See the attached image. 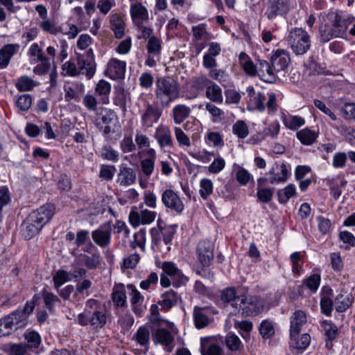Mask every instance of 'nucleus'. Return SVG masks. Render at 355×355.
I'll return each mask as SVG.
<instances>
[{
	"mask_svg": "<svg viewBox=\"0 0 355 355\" xmlns=\"http://www.w3.org/2000/svg\"><path fill=\"white\" fill-rule=\"evenodd\" d=\"M136 174L132 168L121 165L118 173L117 182L121 186H130L135 183Z\"/></svg>",
	"mask_w": 355,
	"mask_h": 355,
	"instance_id": "393cba45",
	"label": "nucleus"
},
{
	"mask_svg": "<svg viewBox=\"0 0 355 355\" xmlns=\"http://www.w3.org/2000/svg\"><path fill=\"white\" fill-rule=\"evenodd\" d=\"M257 196L258 200L263 203H268L273 196V190L268 187L257 188Z\"/></svg>",
	"mask_w": 355,
	"mask_h": 355,
	"instance_id": "680f3d73",
	"label": "nucleus"
},
{
	"mask_svg": "<svg viewBox=\"0 0 355 355\" xmlns=\"http://www.w3.org/2000/svg\"><path fill=\"white\" fill-rule=\"evenodd\" d=\"M333 290L329 286H323L320 292V309L323 314L331 316L333 311Z\"/></svg>",
	"mask_w": 355,
	"mask_h": 355,
	"instance_id": "a211bd4d",
	"label": "nucleus"
},
{
	"mask_svg": "<svg viewBox=\"0 0 355 355\" xmlns=\"http://www.w3.org/2000/svg\"><path fill=\"white\" fill-rule=\"evenodd\" d=\"M288 42L296 55H304L311 46L309 35L301 28H294L289 32Z\"/></svg>",
	"mask_w": 355,
	"mask_h": 355,
	"instance_id": "423d86ee",
	"label": "nucleus"
},
{
	"mask_svg": "<svg viewBox=\"0 0 355 355\" xmlns=\"http://www.w3.org/2000/svg\"><path fill=\"white\" fill-rule=\"evenodd\" d=\"M69 273L64 270H60L56 272L53 277L54 287L58 291V288L71 279L69 277Z\"/></svg>",
	"mask_w": 355,
	"mask_h": 355,
	"instance_id": "052dcab7",
	"label": "nucleus"
},
{
	"mask_svg": "<svg viewBox=\"0 0 355 355\" xmlns=\"http://www.w3.org/2000/svg\"><path fill=\"white\" fill-rule=\"evenodd\" d=\"M268 174L271 175L269 178V183L271 184L284 183L286 182L289 177L288 167L284 163L280 164L275 163Z\"/></svg>",
	"mask_w": 355,
	"mask_h": 355,
	"instance_id": "2eb2a0df",
	"label": "nucleus"
},
{
	"mask_svg": "<svg viewBox=\"0 0 355 355\" xmlns=\"http://www.w3.org/2000/svg\"><path fill=\"white\" fill-rule=\"evenodd\" d=\"M236 178L241 185H246L250 180L253 181L252 175L244 168L239 167L236 173Z\"/></svg>",
	"mask_w": 355,
	"mask_h": 355,
	"instance_id": "774afa93",
	"label": "nucleus"
},
{
	"mask_svg": "<svg viewBox=\"0 0 355 355\" xmlns=\"http://www.w3.org/2000/svg\"><path fill=\"white\" fill-rule=\"evenodd\" d=\"M150 338L149 328L146 326H141L133 335L132 339L141 347H148L150 343Z\"/></svg>",
	"mask_w": 355,
	"mask_h": 355,
	"instance_id": "473e14b6",
	"label": "nucleus"
},
{
	"mask_svg": "<svg viewBox=\"0 0 355 355\" xmlns=\"http://www.w3.org/2000/svg\"><path fill=\"white\" fill-rule=\"evenodd\" d=\"M297 138L306 146L312 145L318 137L317 133L309 128H304L296 133Z\"/></svg>",
	"mask_w": 355,
	"mask_h": 355,
	"instance_id": "a19ab883",
	"label": "nucleus"
},
{
	"mask_svg": "<svg viewBox=\"0 0 355 355\" xmlns=\"http://www.w3.org/2000/svg\"><path fill=\"white\" fill-rule=\"evenodd\" d=\"M44 44V42H40V44L33 43L29 48L28 55L33 58L35 62H39V60L47 58L43 53Z\"/></svg>",
	"mask_w": 355,
	"mask_h": 355,
	"instance_id": "8fccbe9b",
	"label": "nucleus"
},
{
	"mask_svg": "<svg viewBox=\"0 0 355 355\" xmlns=\"http://www.w3.org/2000/svg\"><path fill=\"white\" fill-rule=\"evenodd\" d=\"M112 230L111 221L102 224L92 232L94 242L101 248L108 247L111 243Z\"/></svg>",
	"mask_w": 355,
	"mask_h": 355,
	"instance_id": "9b49d317",
	"label": "nucleus"
},
{
	"mask_svg": "<svg viewBox=\"0 0 355 355\" xmlns=\"http://www.w3.org/2000/svg\"><path fill=\"white\" fill-rule=\"evenodd\" d=\"M239 295H236V291L234 287H227L223 289L220 293V299L225 303H229L236 309L239 302L237 300Z\"/></svg>",
	"mask_w": 355,
	"mask_h": 355,
	"instance_id": "a18cd8bd",
	"label": "nucleus"
},
{
	"mask_svg": "<svg viewBox=\"0 0 355 355\" xmlns=\"http://www.w3.org/2000/svg\"><path fill=\"white\" fill-rule=\"evenodd\" d=\"M145 154L146 157L141 160V169L145 176L149 178L155 171L157 155L153 148L147 149Z\"/></svg>",
	"mask_w": 355,
	"mask_h": 355,
	"instance_id": "5701e85b",
	"label": "nucleus"
},
{
	"mask_svg": "<svg viewBox=\"0 0 355 355\" xmlns=\"http://www.w3.org/2000/svg\"><path fill=\"white\" fill-rule=\"evenodd\" d=\"M310 342V336L308 334H304L300 339H297V336H295L293 339H291L290 345L297 349L304 350L309 345Z\"/></svg>",
	"mask_w": 355,
	"mask_h": 355,
	"instance_id": "3c124183",
	"label": "nucleus"
},
{
	"mask_svg": "<svg viewBox=\"0 0 355 355\" xmlns=\"http://www.w3.org/2000/svg\"><path fill=\"white\" fill-rule=\"evenodd\" d=\"M6 317H9V320L13 324L12 326L15 331L18 330L19 329L24 328L28 322V320L26 318L25 315L21 312L20 308L12 311L6 315Z\"/></svg>",
	"mask_w": 355,
	"mask_h": 355,
	"instance_id": "72a5a7b5",
	"label": "nucleus"
},
{
	"mask_svg": "<svg viewBox=\"0 0 355 355\" xmlns=\"http://www.w3.org/2000/svg\"><path fill=\"white\" fill-rule=\"evenodd\" d=\"M162 202L164 205L171 211L180 214L184 205L178 194L172 189H166L162 194Z\"/></svg>",
	"mask_w": 355,
	"mask_h": 355,
	"instance_id": "f8f14e48",
	"label": "nucleus"
},
{
	"mask_svg": "<svg viewBox=\"0 0 355 355\" xmlns=\"http://www.w3.org/2000/svg\"><path fill=\"white\" fill-rule=\"evenodd\" d=\"M232 132L239 139H245L249 135V129L243 121L239 120L233 125Z\"/></svg>",
	"mask_w": 355,
	"mask_h": 355,
	"instance_id": "5fc2aeb1",
	"label": "nucleus"
},
{
	"mask_svg": "<svg viewBox=\"0 0 355 355\" xmlns=\"http://www.w3.org/2000/svg\"><path fill=\"white\" fill-rule=\"evenodd\" d=\"M111 91V85L110 84L104 80H101L96 85L95 92L100 97V101L103 104H108L109 101V94Z\"/></svg>",
	"mask_w": 355,
	"mask_h": 355,
	"instance_id": "c9c22d12",
	"label": "nucleus"
},
{
	"mask_svg": "<svg viewBox=\"0 0 355 355\" xmlns=\"http://www.w3.org/2000/svg\"><path fill=\"white\" fill-rule=\"evenodd\" d=\"M162 300L159 301L158 304L162 306V309L165 311L169 310L178 303V295L173 290L168 291L162 294Z\"/></svg>",
	"mask_w": 355,
	"mask_h": 355,
	"instance_id": "4c0bfd02",
	"label": "nucleus"
},
{
	"mask_svg": "<svg viewBox=\"0 0 355 355\" xmlns=\"http://www.w3.org/2000/svg\"><path fill=\"white\" fill-rule=\"evenodd\" d=\"M155 94L159 104L163 107H168L180 96L178 84L169 77L159 78L155 83Z\"/></svg>",
	"mask_w": 355,
	"mask_h": 355,
	"instance_id": "20e7f679",
	"label": "nucleus"
},
{
	"mask_svg": "<svg viewBox=\"0 0 355 355\" xmlns=\"http://www.w3.org/2000/svg\"><path fill=\"white\" fill-rule=\"evenodd\" d=\"M239 62L245 72L251 76H254L257 73V67L255 66L250 57L242 52L239 55Z\"/></svg>",
	"mask_w": 355,
	"mask_h": 355,
	"instance_id": "79ce46f5",
	"label": "nucleus"
},
{
	"mask_svg": "<svg viewBox=\"0 0 355 355\" xmlns=\"http://www.w3.org/2000/svg\"><path fill=\"white\" fill-rule=\"evenodd\" d=\"M259 333L263 338H270L275 334L272 322L268 320H264L259 326Z\"/></svg>",
	"mask_w": 355,
	"mask_h": 355,
	"instance_id": "6e6d98bb",
	"label": "nucleus"
},
{
	"mask_svg": "<svg viewBox=\"0 0 355 355\" xmlns=\"http://www.w3.org/2000/svg\"><path fill=\"white\" fill-rule=\"evenodd\" d=\"M306 322V316L304 311L301 310L296 311L293 313L290 318V337L293 339L297 336L301 331V327Z\"/></svg>",
	"mask_w": 355,
	"mask_h": 355,
	"instance_id": "aec40b11",
	"label": "nucleus"
},
{
	"mask_svg": "<svg viewBox=\"0 0 355 355\" xmlns=\"http://www.w3.org/2000/svg\"><path fill=\"white\" fill-rule=\"evenodd\" d=\"M266 97L263 92H258L257 95L252 98H250L248 102V107L250 110H257L263 112L266 107L269 114L275 113L277 110V97L275 93H269L268 101L265 104Z\"/></svg>",
	"mask_w": 355,
	"mask_h": 355,
	"instance_id": "0eeeda50",
	"label": "nucleus"
},
{
	"mask_svg": "<svg viewBox=\"0 0 355 355\" xmlns=\"http://www.w3.org/2000/svg\"><path fill=\"white\" fill-rule=\"evenodd\" d=\"M155 138L161 148L172 147L173 146L171 132L167 125H159L155 130Z\"/></svg>",
	"mask_w": 355,
	"mask_h": 355,
	"instance_id": "412c9836",
	"label": "nucleus"
},
{
	"mask_svg": "<svg viewBox=\"0 0 355 355\" xmlns=\"http://www.w3.org/2000/svg\"><path fill=\"white\" fill-rule=\"evenodd\" d=\"M54 211L53 205L46 204L29 214L22 225L24 236L29 240L36 236L53 217Z\"/></svg>",
	"mask_w": 355,
	"mask_h": 355,
	"instance_id": "7ed1b4c3",
	"label": "nucleus"
},
{
	"mask_svg": "<svg viewBox=\"0 0 355 355\" xmlns=\"http://www.w3.org/2000/svg\"><path fill=\"white\" fill-rule=\"evenodd\" d=\"M37 85L38 83L27 76L19 77L15 83V87L19 92L31 91Z\"/></svg>",
	"mask_w": 355,
	"mask_h": 355,
	"instance_id": "49530a36",
	"label": "nucleus"
},
{
	"mask_svg": "<svg viewBox=\"0 0 355 355\" xmlns=\"http://www.w3.org/2000/svg\"><path fill=\"white\" fill-rule=\"evenodd\" d=\"M320 283V275L313 274L303 281V284L312 292L315 293Z\"/></svg>",
	"mask_w": 355,
	"mask_h": 355,
	"instance_id": "e2e57ef3",
	"label": "nucleus"
},
{
	"mask_svg": "<svg viewBox=\"0 0 355 355\" xmlns=\"http://www.w3.org/2000/svg\"><path fill=\"white\" fill-rule=\"evenodd\" d=\"M64 91L65 92L64 98L67 102H70L71 100H79L80 93L84 92V85L83 83H76L73 86H64Z\"/></svg>",
	"mask_w": 355,
	"mask_h": 355,
	"instance_id": "c03bdc74",
	"label": "nucleus"
},
{
	"mask_svg": "<svg viewBox=\"0 0 355 355\" xmlns=\"http://www.w3.org/2000/svg\"><path fill=\"white\" fill-rule=\"evenodd\" d=\"M209 313L208 307L195 306L193 309V318L196 327L198 329H202L209 324L207 313Z\"/></svg>",
	"mask_w": 355,
	"mask_h": 355,
	"instance_id": "7c9ffc66",
	"label": "nucleus"
},
{
	"mask_svg": "<svg viewBox=\"0 0 355 355\" xmlns=\"http://www.w3.org/2000/svg\"><path fill=\"white\" fill-rule=\"evenodd\" d=\"M353 300L349 294L340 293L338 295L335 300V309L337 312H345L352 304Z\"/></svg>",
	"mask_w": 355,
	"mask_h": 355,
	"instance_id": "e433bc0d",
	"label": "nucleus"
},
{
	"mask_svg": "<svg viewBox=\"0 0 355 355\" xmlns=\"http://www.w3.org/2000/svg\"><path fill=\"white\" fill-rule=\"evenodd\" d=\"M126 63L117 58H112L107 66V76L113 80L123 79L125 76Z\"/></svg>",
	"mask_w": 355,
	"mask_h": 355,
	"instance_id": "dca6fc26",
	"label": "nucleus"
},
{
	"mask_svg": "<svg viewBox=\"0 0 355 355\" xmlns=\"http://www.w3.org/2000/svg\"><path fill=\"white\" fill-rule=\"evenodd\" d=\"M101 157L105 160L116 162L119 159V153L111 146H105L101 148Z\"/></svg>",
	"mask_w": 355,
	"mask_h": 355,
	"instance_id": "4d7b16f0",
	"label": "nucleus"
},
{
	"mask_svg": "<svg viewBox=\"0 0 355 355\" xmlns=\"http://www.w3.org/2000/svg\"><path fill=\"white\" fill-rule=\"evenodd\" d=\"M25 339L27 342L28 347L30 348H37L41 343V337L40 334L31 331L25 334Z\"/></svg>",
	"mask_w": 355,
	"mask_h": 355,
	"instance_id": "0e129e2a",
	"label": "nucleus"
},
{
	"mask_svg": "<svg viewBox=\"0 0 355 355\" xmlns=\"http://www.w3.org/2000/svg\"><path fill=\"white\" fill-rule=\"evenodd\" d=\"M62 74L64 76H77L79 75L78 65L73 61L69 60L62 66Z\"/></svg>",
	"mask_w": 355,
	"mask_h": 355,
	"instance_id": "bf43d9fd",
	"label": "nucleus"
},
{
	"mask_svg": "<svg viewBox=\"0 0 355 355\" xmlns=\"http://www.w3.org/2000/svg\"><path fill=\"white\" fill-rule=\"evenodd\" d=\"M79 263L84 265L89 270L96 268L101 263V255L98 252L87 255L86 254H80L77 257Z\"/></svg>",
	"mask_w": 355,
	"mask_h": 355,
	"instance_id": "c756f323",
	"label": "nucleus"
},
{
	"mask_svg": "<svg viewBox=\"0 0 355 355\" xmlns=\"http://www.w3.org/2000/svg\"><path fill=\"white\" fill-rule=\"evenodd\" d=\"M227 347L234 352L238 351L242 346V343L238 336L234 334L229 333L225 336V340Z\"/></svg>",
	"mask_w": 355,
	"mask_h": 355,
	"instance_id": "603ef678",
	"label": "nucleus"
},
{
	"mask_svg": "<svg viewBox=\"0 0 355 355\" xmlns=\"http://www.w3.org/2000/svg\"><path fill=\"white\" fill-rule=\"evenodd\" d=\"M130 13L135 26H141L149 21L148 10L142 3L130 6Z\"/></svg>",
	"mask_w": 355,
	"mask_h": 355,
	"instance_id": "6ab92c4d",
	"label": "nucleus"
},
{
	"mask_svg": "<svg viewBox=\"0 0 355 355\" xmlns=\"http://www.w3.org/2000/svg\"><path fill=\"white\" fill-rule=\"evenodd\" d=\"M295 195L296 189L295 185L289 184L285 188L277 191L278 201L281 204H286L290 198Z\"/></svg>",
	"mask_w": 355,
	"mask_h": 355,
	"instance_id": "de8ad7c7",
	"label": "nucleus"
},
{
	"mask_svg": "<svg viewBox=\"0 0 355 355\" xmlns=\"http://www.w3.org/2000/svg\"><path fill=\"white\" fill-rule=\"evenodd\" d=\"M163 273L172 278V284L175 287H180L181 285L185 284L187 278L184 276L180 270L178 268L176 265L170 261H165L162 263Z\"/></svg>",
	"mask_w": 355,
	"mask_h": 355,
	"instance_id": "ddd939ff",
	"label": "nucleus"
},
{
	"mask_svg": "<svg viewBox=\"0 0 355 355\" xmlns=\"http://www.w3.org/2000/svg\"><path fill=\"white\" fill-rule=\"evenodd\" d=\"M222 352V348L210 338L201 339L202 355H221Z\"/></svg>",
	"mask_w": 355,
	"mask_h": 355,
	"instance_id": "bb28decb",
	"label": "nucleus"
},
{
	"mask_svg": "<svg viewBox=\"0 0 355 355\" xmlns=\"http://www.w3.org/2000/svg\"><path fill=\"white\" fill-rule=\"evenodd\" d=\"M355 20L352 14L336 11L329 15V22L322 24L319 28L320 41L327 43L333 38H347L349 26Z\"/></svg>",
	"mask_w": 355,
	"mask_h": 355,
	"instance_id": "f257e3e1",
	"label": "nucleus"
},
{
	"mask_svg": "<svg viewBox=\"0 0 355 355\" xmlns=\"http://www.w3.org/2000/svg\"><path fill=\"white\" fill-rule=\"evenodd\" d=\"M275 70L272 65L266 60H260L257 66V75L263 81L272 83L275 80Z\"/></svg>",
	"mask_w": 355,
	"mask_h": 355,
	"instance_id": "b1692460",
	"label": "nucleus"
},
{
	"mask_svg": "<svg viewBox=\"0 0 355 355\" xmlns=\"http://www.w3.org/2000/svg\"><path fill=\"white\" fill-rule=\"evenodd\" d=\"M290 62L289 53L284 49H277L272 53L270 62L276 72L284 71Z\"/></svg>",
	"mask_w": 355,
	"mask_h": 355,
	"instance_id": "f3484780",
	"label": "nucleus"
},
{
	"mask_svg": "<svg viewBox=\"0 0 355 355\" xmlns=\"http://www.w3.org/2000/svg\"><path fill=\"white\" fill-rule=\"evenodd\" d=\"M206 142L207 144H212L214 146H223L224 141L222 135L218 132H210L206 135Z\"/></svg>",
	"mask_w": 355,
	"mask_h": 355,
	"instance_id": "338daca9",
	"label": "nucleus"
},
{
	"mask_svg": "<svg viewBox=\"0 0 355 355\" xmlns=\"http://www.w3.org/2000/svg\"><path fill=\"white\" fill-rule=\"evenodd\" d=\"M18 47L15 44H6L0 49V69L7 67L11 58L17 53Z\"/></svg>",
	"mask_w": 355,
	"mask_h": 355,
	"instance_id": "cd10ccee",
	"label": "nucleus"
},
{
	"mask_svg": "<svg viewBox=\"0 0 355 355\" xmlns=\"http://www.w3.org/2000/svg\"><path fill=\"white\" fill-rule=\"evenodd\" d=\"M162 115L161 111L157 107L148 104L144 113L141 116V124L144 128L152 127L157 123Z\"/></svg>",
	"mask_w": 355,
	"mask_h": 355,
	"instance_id": "4be33fe9",
	"label": "nucleus"
},
{
	"mask_svg": "<svg viewBox=\"0 0 355 355\" xmlns=\"http://www.w3.org/2000/svg\"><path fill=\"white\" fill-rule=\"evenodd\" d=\"M200 195L206 200L213 193L214 185L211 180L203 178L200 182Z\"/></svg>",
	"mask_w": 355,
	"mask_h": 355,
	"instance_id": "864d4df0",
	"label": "nucleus"
},
{
	"mask_svg": "<svg viewBox=\"0 0 355 355\" xmlns=\"http://www.w3.org/2000/svg\"><path fill=\"white\" fill-rule=\"evenodd\" d=\"M146 49L148 54L159 56L162 50V41L157 37L153 35L148 40Z\"/></svg>",
	"mask_w": 355,
	"mask_h": 355,
	"instance_id": "09e8293b",
	"label": "nucleus"
},
{
	"mask_svg": "<svg viewBox=\"0 0 355 355\" xmlns=\"http://www.w3.org/2000/svg\"><path fill=\"white\" fill-rule=\"evenodd\" d=\"M191 112V110L189 106L184 104H178L172 109V116L175 124H181L186 119H187Z\"/></svg>",
	"mask_w": 355,
	"mask_h": 355,
	"instance_id": "c85d7f7f",
	"label": "nucleus"
},
{
	"mask_svg": "<svg viewBox=\"0 0 355 355\" xmlns=\"http://www.w3.org/2000/svg\"><path fill=\"white\" fill-rule=\"evenodd\" d=\"M205 96L212 102L222 103L223 97L221 88L215 83H211L206 89Z\"/></svg>",
	"mask_w": 355,
	"mask_h": 355,
	"instance_id": "58836bf2",
	"label": "nucleus"
},
{
	"mask_svg": "<svg viewBox=\"0 0 355 355\" xmlns=\"http://www.w3.org/2000/svg\"><path fill=\"white\" fill-rule=\"evenodd\" d=\"M41 295L45 308H46L50 313L53 312L55 304L60 302V298L54 293L47 291L46 288H43Z\"/></svg>",
	"mask_w": 355,
	"mask_h": 355,
	"instance_id": "37998d69",
	"label": "nucleus"
},
{
	"mask_svg": "<svg viewBox=\"0 0 355 355\" xmlns=\"http://www.w3.org/2000/svg\"><path fill=\"white\" fill-rule=\"evenodd\" d=\"M225 166V159L221 157H218L208 166V171L212 174H218L224 169Z\"/></svg>",
	"mask_w": 355,
	"mask_h": 355,
	"instance_id": "69168bd1",
	"label": "nucleus"
},
{
	"mask_svg": "<svg viewBox=\"0 0 355 355\" xmlns=\"http://www.w3.org/2000/svg\"><path fill=\"white\" fill-rule=\"evenodd\" d=\"M291 10V0H268L265 16L268 20L285 17Z\"/></svg>",
	"mask_w": 355,
	"mask_h": 355,
	"instance_id": "1a4fd4ad",
	"label": "nucleus"
},
{
	"mask_svg": "<svg viewBox=\"0 0 355 355\" xmlns=\"http://www.w3.org/2000/svg\"><path fill=\"white\" fill-rule=\"evenodd\" d=\"M108 320L107 311L102 307L101 302L95 299H89L83 312L77 316V322L83 327L90 326L98 331L105 327Z\"/></svg>",
	"mask_w": 355,
	"mask_h": 355,
	"instance_id": "f03ea898",
	"label": "nucleus"
},
{
	"mask_svg": "<svg viewBox=\"0 0 355 355\" xmlns=\"http://www.w3.org/2000/svg\"><path fill=\"white\" fill-rule=\"evenodd\" d=\"M110 26L116 38L121 39L124 36L125 24L122 17L113 15L110 19Z\"/></svg>",
	"mask_w": 355,
	"mask_h": 355,
	"instance_id": "ea45409f",
	"label": "nucleus"
},
{
	"mask_svg": "<svg viewBox=\"0 0 355 355\" xmlns=\"http://www.w3.org/2000/svg\"><path fill=\"white\" fill-rule=\"evenodd\" d=\"M9 320V317H6V315L0 320V337L9 336L15 331L12 326L13 324Z\"/></svg>",
	"mask_w": 355,
	"mask_h": 355,
	"instance_id": "13d9d810",
	"label": "nucleus"
},
{
	"mask_svg": "<svg viewBox=\"0 0 355 355\" xmlns=\"http://www.w3.org/2000/svg\"><path fill=\"white\" fill-rule=\"evenodd\" d=\"M156 212L148 209L140 211H131L129 214V221L132 226L137 227L141 225L150 224L154 221Z\"/></svg>",
	"mask_w": 355,
	"mask_h": 355,
	"instance_id": "4468645a",
	"label": "nucleus"
},
{
	"mask_svg": "<svg viewBox=\"0 0 355 355\" xmlns=\"http://www.w3.org/2000/svg\"><path fill=\"white\" fill-rule=\"evenodd\" d=\"M130 100V94L122 87H118L114 90V103L125 112L127 110V103Z\"/></svg>",
	"mask_w": 355,
	"mask_h": 355,
	"instance_id": "2f4dec72",
	"label": "nucleus"
},
{
	"mask_svg": "<svg viewBox=\"0 0 355 355\" xmlns=\"http://www.w3.org/2000/svg\"><path fill=\"white\" fill-rule=\"evenodd\" d=\"M79 75H85L87 79L93 78L96 71V64L93 50L89 49L83 53H76Z\"/></svg>",
	"mask_w": 355,
	"mask_h": 355,
	"instance_id": "6e6552de",
	"label": "nucleus"
},
{
	"mask_svg": "<svg viewBox=\"0 0 355 355\" xmlns=\"http://www.w3.org/2000/svg\"><path fill=\"white\" fill-rule=\"evenodd\" d=\"M236 310L242 315L255 316L260 314L264 309L265 302L259 296L240 295Z\"/></svg>",
	"mask_w": 355,
	"mask_h": 355,
	"instance_id": "39448f33",
	"label": "nucleus"
},
{
	"mask_svg": "<svg viewBox=\"0 0 355 355\" xmlns=\"http://www.w3.org/2000/svg\"><path fill=\"white\" fill-rule=\"evenodd\" d=\"M282 122L288 129L296 130L305 124V119L302 116L288 114L282 116Z\"/></svg>",
	"mask_w": 355,
	"mask_h": 355,
	"instance_id": "f704fd0d",
	"label": "nucleus"
},
{
	"mask_svg": "<svg viewBox=\"0 0 355 355\" xmlns=\"http://www.w3.org/2000/svg\"><path fill=\"white\" fill-rule=\"evenodd\" d=\"M155 343H159L162 345L167 347L168 351L171 352L173 349L172 343L174 338L171 333L165 328H158L154 334Z\"/></svg>",
	"mask_w": 355,
	"mask_h": 355,
	"instance_id": "a878e982",
	"label": "nucleus"
},
{
	"mask_svg": "<svg viewBox=\"0 0 355 355\" xmlns=\"http://www.w3.org/2000/svg\"><path fill=\"white\" fill-rule=\"evenodd\" d=\"M214 245L209 240L200 241L196 246V256L200 266H209L214 257Z\"/></svg>",
	"mask_w": 355,
	"mask_h": 355,
	"instance_id": "9d476101",
	"label": "nucleus"
}]
</instances>
